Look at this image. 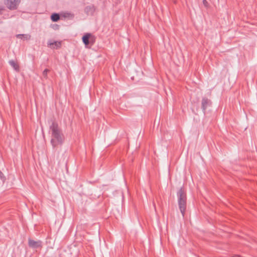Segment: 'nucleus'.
Segmentation results:
<instances>
[{
    "label": "nucleus",
    "instance_id": "10",
    "mask_svg": "<svg viewBox=\"0 0 257 257\" xmlns=\"http://www.w3.org/2000/svg\"><path fill=\"white\" fill-rule=\"evenodd\" d=\"M49 70L47 69H45L43 72V76L44 77V78H47V74L49 72Z\"/></svg>",
    "mask_w": 257,
    "mask_h": 257
},
{
    "label": "nucleus",
    "instance_id": "8",
    "mask_svg": "<svg viewBox=\"0 0 257 257\" xmlns=\"http://www.w3.org/2000/svg\"><path fill=\"white\" fill-rule=\"evenodd\" d=\"M51 18V20L53 22H57L60 19L59 15L57 14H54L52 15Z\"/></svg>",
    "mask_w": 257,
    "mask_h": 257
},
{
    "label": "nucleus",
    "instance_id": "13",
    "mask_svg": "<svg viewBox=\"0 0 257 257\" xmlns=\"http://www.w3.org/2000/svg\"><path fill=\"white\" fill-rule=\"evenodd\" d=\"M203 2L204 4H205L207 3V1L206 0H204Z\"/></svg>",
    "mask_w": 257,
    "mask_h": 257
},
{
    "label": "nucleus",
    "instance_id": "4",
    "mask_svg": "<svg viewBox=\"0 0 257 257\" xmlns=\"http://www.w3.org/2000/svg\"><path fill=\"white\" fill-rule=\"evenodd\" d=\"M28 245L30 247L34 249L41 248L42 246V242L41 240L35 241L31 238H29Z\"/></svg>",
    "mask_w": 257,
    "mask_h": 257
},
{
    "label": "nucleus",
    "instance_id": "11",
    "mask_svg": "<svg viewBox=\"0 0 257 257\" xmlns=\"http://www.w3.org/2000/svg\"><path fill=\"white\" fill-rule=\"evenodd\" d=\"M17 37L19 38H21V39H22L23 38H26V39H28L30 38V36H29V35L24 36L23 35H18L17 36Z\"/></svg>",
    "mask_w": 257,
    "mask_h": 257
},
{
    "label": "nucleus",
    "instance_id": "14",
    "mask_svg": "<svg viewBox=\"0 0 257 257\" xmlns=\"http://www.w3.org/2000/svg\"><path fill=\"white\" fill-rule=\"evenodd\" d=\"M233 257H241V256H240V255H236V256H234Z\"/></svg>",
    "mask_w": 257,
    "mask_h": 257
},
{
    "label": "nucleus",
    "instance_id": "3",
    "mask_svg": "<svg viewBox=\"0 0 257 257\" xmlns=\"http://www.w3.org/2000/svg\"><path fill=\"white\" fill-rule=\"evenodd\" d=\"M20 2L21 0H4L5 5L10 10L16 9Z\"/></svg>",
    "mask_w": 257,
    "mask_h": 257
},
{
    "label": "nucleus",
    "instance_id": "6",
    "mask_svg": "<svg viewBox=\"0 0 257 257\" xmlns=\"http://www.w3.org/2000/svg\"><path fill=\"white\" fill-rule=\"evenodd\" d=\"M93 39V36L90 34H86L84 35L82 37V41L85 44V46H87L89 44V40H91Z\"/></svg>",
    "mask_w": 257,
    "mask_h": 257
},
{
    "label": "nucleus",
    "instance_id": "2",
    "mask_svg": "<svg viewBox=\"0 0 257 257\" xmlns=\"http://www.w3.org/2000/svg\"><path fill=\"white\" fill-rule=\"evenodd\" d=\"M177 196L179 207L182 216L184 217L186 209L187 196L186 192L183 187L178 191Z\"/></svg>",
    "mask_w": 257,
    "mask_h": 257
},
{
    "label": "nucleus",
    "instance_id": "12",
    "mask_svg": "<svg viewBox=\"0 0 257 257\" xmlns=\"http://www.w3.org/2000/svg\"><path fill=\"white\" fill-rule=\"evenodd\" d=\"M206 102H207V100H204L203 101V102H202V103H203V104L204 105V104L205 103H206Z\"/></svg>",
    "mask_w": 257,
    "mask_h": 257
},
{
    "label": "nucleus",
    "instance_id": "5",
    "mask_svg": "<svg viewBox=\"0 0 257 257\" xmlns=\"http://www.w3.org/2000/svg\"><path fill=\"white\" fill-rule=\"evenodd\" d=\"M48 45L52 49H58L61 47V44L60 42L50 41Z\"/></svg>",
    "mask_w": 257,
    "mask_h": 257
},
{
    "label": "nucleus",
    "instance_id": "1",
    "mask_svg": "<svg viewBox=\"0 0 257 257\" xmlns=\"http://www.w3.org/2000/svg\"><path fill=\"white\" fill-rule=\"evenodd\" d=\"M50 132L51 134L50 143L54 149L58 145H62L64 141L65 137L61 128L58 122L54 119L49 120Z\"/></svg>",
    "mask_w": 257,
    "mask_h": 257
},
{
    "label": "nucleus",
    "instance_id": "7",
    "mask_svg": "<svg viewBox=\"0 0 257 257\" xmlns=\"http://www.w3.org/2000/svg\"><path fill=\"white\" fill-rule=\"evenodd\" d=\"M9 64L16 71H19V66L17 62L14 60H11L9 61Z\"/></svg>",
    "mask_w": 257,
    "mask_h": 257
},
{
    "label": "nucleus",
    "instance_id": "9",
    "mask_svg": "<svg viewBox=\"0 0 257 257\" xmlns=\"http://www.w3.org/2000/svg\"><path fill=\"white\" fill-rule=\"evenodd\" d=\"M0 178L2 181L3 183H4L6 180V177L4 174L1 171H0Z\"/></svg>",
    "mask_w": 257,
    "mask_h": 257
}]
</instances>
